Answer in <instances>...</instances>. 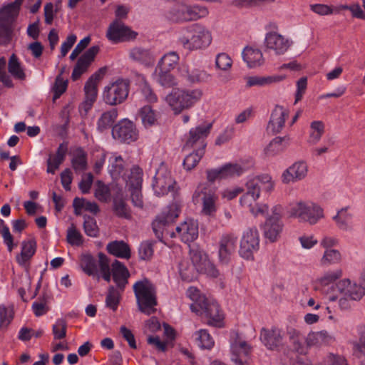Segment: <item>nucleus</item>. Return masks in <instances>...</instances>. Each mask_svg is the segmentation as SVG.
<instances>
[{
	"instance_id": "f257e3e1",
	"label": "nucleus",
	"mask_w": 365,
	"mask_h": 365,
	"mask_svg": "<svg viewBox=\"0 0 365 365\" xmlns=\"http://www.w3.org/2000/svg\"><path fill=\"white\" fill-rule=\"evenodd\" d=\"M180 213V207L176 203H172L165 207L156 217L152 223L153 232L156 237L162 241L165 234L171 237H178L184 243L195 241L198 237V223L193 219H186L175 228V232H170L167 227L173 223Z\"/></svg>"
},
{
	"instance_id": "f03ea898",
	"label": "nucleus",
	"mask_w": 365,
	"mask_h": 365,
	"mask_svg": "<svg viewBox=\"0 0 365 365\" xmlns=\"http://www.w3.org/2000/svg\"><path fill=\"white\" fill-rule=\"evenodd\" d=\"M203 96L199 88H178L173 90L165 97V101L176 115L188 110L198 103Z\"/></svg>"
},
{
	"instance_id": "7ed1b4c3",
	"label": "nucleus",
	"mask_w": 365,
	"mask_h": 365,
	"mask_svg": "<svg viewBox=\"0 0 365 365\" xmlns=\"http://www.w3.org/2000/svg\"><path fill=\"white\" fill-rule=\"evenodd\" d=\"M212 41L211 31L199 24L187 27L185 33L178 38V43L183 48L188 51L205 49L211 44Z\"/></svg>"
},
{
	"instance_id": "20e7f679",
	"label": "nucleus",
	"mask_w": 365,
	"mask_h": 365,
	"mask_svg": "<svg viewBox=\"0 0 365 365\" xmlns=\"http://www.w3.org/2000/svg\"><path fill=\"white\" fill-rule=\"evenodd\" d=\"M98 258L99 274L102 278L109 282L112 277L118 288L121 292H123L130 277L127 267L122 262L115 259L112 263L110 268L108 257L102 252L98 253Z\"/></svg>"
},
{
	"instance_id": "39448f33",
	"label": "nucleus",
	"mask_w": 365,
	"mask_h": 365,
	"mask_svg": "<svg viewBox=\"0 0 365 365\" xmlns=\"http://www.w3.org/2000/svg\"><path fill=\"white\" fill-rule=\"evenodd\" d=\"M138 310L150 315L156 312L157 291L155 285L148 279L137 281L133 287Z\"/></svg>"
},
{
	"instance_id": "423d86ee",
	"label": "nucleus",
	"mask_w": 365,
	"mask_h": 365,
	"mask_svg": "<svg viewBox=\"0 0 365 365\" xmlns=\"http://www.w3.org/2000/svg\"><path fill=\"white\" fill-rule=\"evenodd\" d=\"M289 216L297 218L300 222L316 225L324 217V210L318 204L312 201L299 200L289 205Z\"/></svg>"
},
{
	"instance_id": "0eeeda50",
	"label": "nucleus",
	"mask_w": 365,
	"mask_h": 365,
	"mask_svg": "<svg viewBox=\"0 0 365 365\" xmlns=\"http://www.w3.org/2000/svg\"><path fill=\"white\" fill-rule=\"evenodd\" d=\"M336 292L342 295L339 297V306L341 309L350 307L349 301H359L365 295V288L349 279H343L336 282Z\"/></svg>"
},
{
	"instance_id": "6e6552de",
	"label": "nucleus",
	"mask_w": 365,
	"mask_h": 365,
	"mask_svg": "<svg viewBox=\"0 0 365 365\" xmlns=\"http://www.w3.org/2000/svg\"><path fill=\"white\" fill-rule=\"evenodd\" d=\"M21 4L22 0H15L0 9V45L9 41L12 24L19 14Z\"/></svg>"
},
{
	"instance_id": "1a4fd4ad",
	"label": "nucleus",
	"mask_w": 365,
	"mask_h": 365,
	"mask_svg": "<svg viewBox=\"0 0 365 365\" xmlns=\"http://www.w3.org/2000/svg\"><path fill=\"white\" fill-rule=\"evenodd\" d=\"M130 91V81L118 78L106 86L103 92V101L109 106H117L127 99Z\"/></svg>"
},
{
	"instance_id": "9d476101",
	"label": "nucleus",
	"mask_w": 365,
	"mask_h": 365,
	"mask_svg": "<svg viewBox=\"0 0 365 365\" xmlns=\"http://www.w3.org/2000/svg\"><path fill=\"white\" fill-rule=\"evenodd\" d=\"M343 275L341 269L328 270L324 272L315 281L314 289L322 294L327 295L329 302H336L339 296L335 293L336 291V281Z\"/></svg>"
},
{
	"instance_id": "9b49d317",
	"label": "nucleus",
	"mask_w": 365,
	"mask_h": 365,
	"mask_svg": "<svg viewBox=\"0 0 365 365\" xmlns=\"http://www.w3.org/2000/svg\"><path fill=\"white\" fill-rule=\"evenodd\" d=\"M259 248V235L256 227L246 230L240 242L239 255L246 260H254V255Z\"/></svg>"
},
{
	"instance_id": "f8f14e48",
	"label": "nucleus",
	"mask_w": 365,
	"mask_h": 365,
	"mask_svg": "<svg viewBox=\"0 0 365 365\" xmlns=\"http://www.w3.org/2000/svg\"><path fill=\"white\" fill-rule=\"evenodd\" d=\"M175 184L170 172L164 164H161L156 171L152 184L155 195L161 196L173 191Z\"/></svg>"
},
{
	"instance_id": "ddd939ff",
	"label": "nucleus",
	"mask_w": 365,
	"mask_h": 365,
	"mask_svg": "<svg viewBox=\"0 0 365 365\" xmlns=\"http://www.w3.org/2000/svg\"><path fill=\"white\" fill-rule=\"evenodd\" d=\"M212 128V124L200 125L190 130L185 140L184 148L202 149L205 150L207 143L206 138L208 136Z\"/></svg>"
},
{
	"instance_id": "4468645a",
	"label": "nucleus",
	"mask_w": 365,
	"mask_h": 365,
	"mask_svg": "<svg viewBox=\"0 0 365 365\" xmlns=\"http://www.w3.org/2000/svg\"><path fill=\"white\" fill-rule=\"evenodd\" d=\"M138 34L130 29L119 19L113 21L106 32L107 38L114 43L130 41L136 38Z\"/></svg>"
},
{
	"instance_id": "2eb2a0df",
	"label": "nucleus",
	"mask_w": 365,
	"mask_h": 365,
	"mask_svg": "<svg viewBox=\"0 0 365 365\" xmlns=\"http://www.w3.org/2000/svg\"><path fill=\"white\" fill-rule=\"evenodd\" d=\"M112 135L122 143H130L138 139V132L132 121L124 119L113 127Z\"/></svg>"
},
{
	"instance_id": "dca6fc26",
	"label": "nucleus",
	"mask_w": 365,
	"mask_h": 365,
	"mask_svg": "<svg viewBox=\"0 0 365 365\" xmlns=\"http://www.w3.org/2000/svg\"><path fill=\"white\" fill-rule=\"evenodd\" d=\"M142 175V169L138 166H133L130 170V175L128 181L132 202L134 206L140 208L143 206L141 193Z\"/></svg>"
},
{
	"instance_id": "f3484780",
	"label": "nucleus",
	"mask_w": 365,
	"mask_h": 365,
	"mask_svg": "<svg viewBox=\"0 0 365 365\" xmlns=\"http://www.w3.org/2000/svg\"><path fill=\"white\" fill-rule=\"evenodd\" d=\"M259 197L255 192L246 189V192L240 198V204L255 217L264 216L268 212L269 207L265 203H259L257 200Z\"/></svg>"
},
{
	"instance_id": "a211bd4d",
	"label": "nucleus",
	"mask_w": 365,
	"mask_h": 365,
	"mask_svg": "<svg viewBox=\"0 0 365 365\" xmlns=\"http://www.w3.org/2000/svg\"><path fill=\"white\" fill-rule=\"evenodd\" d=\"M246 189L251 190L260 197L261 193L269 195L275 187V182L271 175L262 174L250 179L245 184Z\"/></svg>"
},
{
	"instance_id": "6ab92c4d",
	"label": "nucleus",
	"mask_w": 365,
	"mask_h": 365,
	"mask_svg": "<svg viewBox=\"0 0 365 365\" xmlns=\"http://www.w3.org/2000/svg\"><path fill=\"white\" fill-rule=\"evenodd\" d=\"M178 71L180 77L190 84L205 83L211 79V75L201 68H190L186 64H182Z\"/></svg>"
},
{
	"instance_id": "aec40b11",
	"label": "nucleus",
	"mask_w": 365,
	"mask_h": 365,
	"mask_svg": "<svg viewBox=\"0 0 365 365\" xmlns=\"http://www.w3.org/2000/svg\"><path fill=\"white\" fill-rule=\"evenodd\" d=\"M264 44L267 50L280 56L288 51L292 44V41L277 32L271 31L266 34Z\"/></svg>"
},
{
	"instance_id": "412c9836",
	"label": "nucleus",
	"mask_w": 365,
	"mask_h": 365,
	"mask_svg": "<svg viewBox=\"0 0 365 365\" xmlns=\"http://www.w3.org/2000/svg\"><path fill=\"white\" fill-rule=\"evenodd\" d=\"M237 235L232 233L223 234L219 241L218 257L222 264H228L234 254L237 242Z\"/></svg>"
},
{
	"instance_id": "4be33fe9",
	"label": "nucleus",
	"mask_w": 365,
	"mask_h": 365,
	"mask_svg": "<svg viewBox=\"0 0 365 365\" xmlns=\"http://www.w3.org/2000/svg\"><path fill=\"white\" fill-rule=\"evenodd\" d=\"M200 309L195 313L207 318L208 324L217 327L222 326L223 314L217 302L208 300Z\"/></svg>"
},
{
	"instance_id": "5701e85b",
	"label": "nucleus",
	"mask_w": 365,
	"mask_h": 365,
	"mask_svg": "<svg viewBox=\"0 0 365 365\" xmlns=\"http://www.w3.org/2000/svg\"><path fill=\"white\" fill-rule=\"evenodd\" d=\"M307 172L308 167L305 162H296L282 173V182L284 184H289L302 180L306 178Z\"/></svg>"
},
{
	"instance_id": "b1692460",
	"label": "nucleus",
	"mask_w": 365,
	"mask_h": 365,
	"mask_svg": "<svg viewBox=\"0 0 365 365\" xmlns=\"http://www.w3.org/2000/svg\"><path fill=\"white\" fill-rule=\"evenodd\" d=\"M99 50L98 46H91L78 58L71 75L73 81L78 79L83 73L87 71Z\"/></svg>"
},
{
	"instance_id": "393cba45",
	"label": "nucleus",
	"mask_w": 365,
	"mask_h": 365,
	"mask_svg": "<svg viewBox=\"0 0 365 365\" xmlns=\"http://www.w3.org/2000/svg\"><path fill=\"white\" fill-rule=\"evenodd\" d=\"M99 76V74L97 73L92 75L85 84L84 91L86 97L80 107V109L84 110L85 113H87L88 111L91 109L94 102L96 101Z\"/></svg>"
},
{
	"instance_id": "a878e982",
	"label": "nucleus",
	"mask_w": 365,
	"mask_h": 365,
	"mask_svg": "<svg viewBox=\"0 0 365 365\" xmlns=\"http://www.w3.org/2000/svg\"><path fill=\"white\" fill-rule=\"evenodd\" d=\"M289 116V110L280 106H276L272 111L270 119L267 126V130L272 134L282 131L285 121Z\"/></svg>"
},
{
	"instance_id": "bb28decb",
	"label": "nucleus",
	"mask_w": 365,
	"mask_h": 365,
	"mask_svg": "<svg viewBox=\"0 0 365 365\" xmlns=\"http://www.w3.org/2000/svg\"><path fill=\"white\" fill-rule=\"evenodd\" d=\"M260 340L268 349L277 350L282 345V331L276 327L270 329L262 328L260 331Z\"/></svg>"
},
{
	"instance_id": "cd10ccee",
	"label": "nucleus",
	"mask_w": 365,
	"mask_h": 365,
	"mask_svg": "<svg viewBox=\"0 0 365 365\" xmlns=\"http://www.w3.org/2000/svg\"><path fill=\"white\" fill-rule=\"evenodd\" d=\"M36 252V242L34 240H24L21 242V252L16 256L18 264L29 270L31 260Z\"/></svg>"
},
{
	"instance_id": "c85d7f7f",
	"label": "nucleus",
	"mask_w": 365,
	"mask_h": 365,
	"mask_svg": "<svg viewBox=\"0 0 365 365\" xmlns=\"http://www.w3.org/2000/svg\"><path fill=\"white\" fill-rule=\"evenodd\" d=\"M250 351L251 347L247 341L237 337L231 344L232 360L237 365H244Z\"/></svg>"
},
{
	"instance_id": "c756f323",
	"label": "nucleus",
	"mask_w": 365,
	"mask_h": 365,
	"mask_svg": "<svg viewBox=\"0 0 365 365\" xmlns=\"http://www.w3.org/2000/svg\"><path fill=\"white\" fill-rule=\"evenodd\" d=\"M68 152V144L66 143H61L55 153H49L46 161V172L51 174H55L59 169L60 165L63 163Z\"/></svg>"
},
{
	"instance_id": "7c9ffc66",
	"label": "nucleus",
	"mask_w": 365,
	"mask_h": 365,
	"mask_svg": "<svg viewBox=\"0 0 365 365\" xmlns=\"http://www.w3.org/2000/svg\"><path fill=\"white\" fill-rule=\"evenodd\" d=\"M353 217L351 207L346 206L339 209L332 220L339 230L348 232L353 230Z\"/></svg>"
},
{
	"instance_id": "2f4dec72",
	"label": "nucleus",
	"mask_w": 365,
	"mask_h": 365,
	"mask_svg": "<svg viewBox=\"0 0 365 365\" xmlns=\"http://www.w3.org/2000/svg\"><path fill=\"white\" fill-rule=\"evenodd\" d=\"M284 224L282 220L267 218L264 226V235L270 242L278 240L283 230Z\"/></svg>"
},
{
	"instance_id": "473e14b6",
	"label": "nucleus",
	"mask_w": 365,
	"mask_h": 365,
	"mask_svg": "<svg viewBox=\"0 0 365 365\" xmlns=\"http://www.w3.org/2000/svg\"><path fill=\"white\" fill-rule=\"evenodd\" d=\"M334 341V337L326 330L311 332L306 339L307 344L309 346L329 345Z\"/></svg>"
},
{
	"instance_id": "72a5a7b5",
	"label": "nucleus",
	"mask_w": 365,
	"mask_h": 365,
	"mask_svg": "<svg viewBox=\"0 0 365 365\" xmlns=\"http://www.w3.org/2000/svg\"><path fill=\"white\" fill-rule=\"evenodd\" d=\"M129 58L145 66L153 63L155 57L149 50L142 47H134L129 51Z\"/></svg>"
},
{
	"instance_id": "f704fd0d",
	"label": "nucleus",
	"mask_w": 365,
	"mask_h": 365,
	"mask_svg": "<svg viewBox=\"0 0 365 365\" xmlns=\"http://www.w3.org/2000/svg\"><path fill=\"white\" fill-rule=\"evenodd\" d=\"M289 144V138L276 137L264 148L266 156L273 157L284 152Z\"/></svg>"
},
{
	"instance_id": "c9c22d12",
	"label": "nucleus",
	"mask_w": 365,
	"mask_h": 365,
	"mask_svg": "<svg viewBox=\"0 0 365 365\" xmlns=\"http://www.w3.org/2000/svg\"><path fill=\"white\" fill-rule=\"evenodd\" d=\"M106 250L109 254L121 259H128L131 255L130 247L123 240L109 242L106 246Z\"/></svg>"
},
{
	"instance_id": "e433bc0d",
	"label": "nucleus",
	"mask_w": 365,
	"mask_h": 365,
	"mask_svg": "<svg viewBox=\"0 0 365 365\" xmlns=\"http://www.w3.org/2000/svg\"><path fill=\"white\" fill-rule=\"evenodd\" d=\"M190 258H191V260H192V266H189L187 268H183L184 267V262H181L180 264H179V269H180V275L182 277V278L184 279V280H190L191 279V277L190 276V273L191 272L193 271L194 269V267L197 269H202L203 268L201 267V262L202 261V255L200 253V252L197 251V250H192L190 252Z\"/></svg>"
},
{
	"instance_id": "4c0bfd02",
	"label": "nucleus",
	"mask_w": 365,
	"mask_h": 365,
	"mask_svg": "<svg viewBox=\"0 0 365 365\" xmlns=\"http://www.w3.org/2000/svg\"><path fill=\"white\" fill-rule=\"evenodd\" d=\"M217 196L213 192H202V212L208 216H214L217 212Z\"/></svg>"
},
{
	"instance_id": "58836bf2",
	"label": "nucleus",
	"mask_w": 365,
	"mask_h": 365,
	"mask_svg": "<svg viewBox=\"0 0 365 365\" xmlns=\"http://www.w3.org/2000/svg\"><path fill=\"white\" fill-rule=\"evenodd\" d=\"M242 57L250 68L260 66L263 62L261 51L252 47H246L242 51Z\"/></svg>"
},
{
	"instance_id": "ea45409f",
	"label": "nucleus",
	"mask_w": 365,
	"mask_h": 365,
	"mask_svg": "<svg viewBox=\"0 0 365 365\" xmlns=\"http://www.w3.org/2000/svg\"><path fill=\"white\" fill-rule=\"evenodd\" d=\"M118 117V110L116 108H112L103 112L97 121V129L100 132H103L111 128Z\"/></svg>"
},
{
	"instance_id": "a19ab883",
	"label": "nucleus",
	"mask_w": 365,
	"mask_h": 365,
	"mask_svg": "<svg viewBox=\"0 0 365 365\" xmlns=\"http://www.w3.org/2000/svg\"><path fill=\"white\" fill-rule=\"evenodd\" d=\"M80 266L88 276L97 275L99 272L98 262L89 254L83 255L81 257Z\"/></svg>"
},
{
	"instance_id": "79ce46f5",
	"label": "nucleus",
	"mask_w": 365,
	"mask_h": 365,
	"mask_svg": "<svg viewBox=\"0 0 365 365\" xmlns=\"http://www.w3.org/2000/svg\"><path fill=\"white\" fill-rule=\"evenodd\" d=\"M187 296L192 301L190 304V309L192 312L200 310V308L205 304L208 299L200 294V290L194 287H190L187 290Z\"/></svg>"
},
{
	"instance_id": "37998d69",
	"label": "nucleus",
	"mask_w": 365,
	"mask_h": 365,
	"mask_svg": "<svg viewBox=\"0 0 365 365\" xmlns=\"http://www.w3.org/2000/svg\"><path fill=\"white\" fill-rule=\"evenodd\" d=\"M284 79L282 76H248L245 78L246 86L247 87L252 86H264L271 84L274 82H279Z\"/></svg>"
},
{
	"instance_id": "c03bdc74",
	"label": "nucleus",
	"mask_w": 365,
	"mask_h": 365,
	"mask_svg": "<svg viewBox=\"0 0 365 365\" xmlns=\"http://www.w3.org/2000/svg\"><path fill=\"white\" fill-rule=\"evenodd\" d=\"M154 77L162 86L170 88L178 85L176 78L170 73V71H164L156 67Z\"/></svg>"
},
{
	"instance_id": "a18cd8bd",
	"label": "nucleus",
	"mask_w": 365,
	"mask_h": 365,
	"mask_svg": "<svg viewBox=\"0 0 365 365\" xmlns=\"http://www.w3.org/2000/svg\"><path fill=\"white\" fill-rule=\"evenodd\" d=\"M73 206L76 215H81L83 210L93 214L99 211V207L96 202L88 201L84 198L76 197L73 200Z\"/></svg>"
},
{
	"instance_id": "49530a36",
	"label": "nucleus",
	"mask_w": 365,
	"mask_h": 365,
	"mask_svg": "<svg viewBox=\"0 0 365 365\" xmlns=\"http://www.w3.org/2000/svg\"><path fill=\"white\" fill-rule=\"evenodd\" d=\"M125 163L123 158L117 153H113L109 158L108 171L112 178H117L123 174Z\"/></svg>"
},
{
	"instance_id": "de8ad7c7",
	"label": "nucleus",
	"mask_w": 365,
	"mask_h": 365,
	"mask_svg": "<svg viewBox=\"0 0 365 365\" xmlns=\"http://www.w3.org/2000/svg\"><path fill=\"white\" fill-rule=\"evenodd\" d=\"M179 55L175 51L165 53L160 60L157 67L164 71H173L179 63Z\"/></svg>"
},
{
	"instance_id": "09e8293b",
	"label": "nucleus",
	"mask_w": 365,
	"mask_h": 365,
	"mask_svg": "<svg viewBox=\"0 0 365 365\" xmlns=\"http://www.w3.org/2000/svg\"><path fill=\"white\" fill-rule=\"evenodd\" d=\"M8 70L9 73L16 79L24 81L26 78V74L17 56L12 54L9 60Z\"/></svg>"
},
{
	"instance_id": "8fccbe9b",
	"label": "nucleus",
	"mask_w": 365,
	"mask_h": 365,
	"mask_svg": "<svg viewBox=\"0 0 365 365\" xmlns=\"http://www.w3.org/2000/svg\"><path fill=\"white\" fill-rule=\"evenodd\" d=\"M224 179L239 177L242 175L246 169L240 163H226L220 167Z\"/></svg>"
},
{
	"instance_id": "3c124183",
	"label": "nucleus",
	"mask_w": 365,
	"mask_h": 365,
	"mask_svg": "<svg viewBox=\"0 0 365 365\" xmlns=\"http://www.w3.org/2000/svg\"><path fill=\"white\" fill-rule=\"evenodd\" d=\"M324 133V124L322 121L315 120L311 123L308 143L317 144Z\"/></svg>"
},
{
	"instance_id": "603ef678",
	"label": "nucleus",
	"mask_w": 365,
	"mask_h": 365,
	"mask_svg": "<svg viewBox=\"0 0 365 365\" xmlns=\"http://www.w3.org/2000/svg\"><path fill=\"white\" fill-rule=\"evenodd\" d=\"M71 164L76 172L83 171L87 168V155L82 148H78L74 151Z\"/></svg>"
},
{
	"instance_id": "864d4df0",
	"label": "nucleus",
	"mask_w": 365,
	"mask_h": 365,
	"mask_svg": "<svg viewBox=\"0 0 365 365\" xmlns=\"http://www.w3.org/2000/svg\"><path fill=\"white\" fill-rule=\"evenodd\" d=\"M341 261V255L339 250L327 249L321 258L320 263L322 266L336 264Z\"/></svg>"
},
{
	"instance_id": "5fc2aeb1",
	"label": "nucleus",
	"mask_w": 365,
	"mask_h": 365,
	"mask_svg": "<svg viewBox=\"0 0 365 365\" xmlns=\"http://www.w3.org/2000/svg\"><path fill=\"white\" fill-rule=\"evenodd\" d=\"M197 345L202 349H211L214 346V340L206 329H200L195 332Z\"/></svg>"
},
{
	"instance_id": "6e6d98bb",
	"label": "nucleus",
	"mask_w": 365,
	"mask_h": 365,
	"mask_svg": "<svg viewBox=\"0 0 365 365\" xmlns=\"http://www.w3.org/2000/svg\"><path fill=\"white\" fill-rule=\"evenodd\" d=\"M205 151L202 148L195 149L193 153L187 155L183 160L184 168L187 170H191L194 168L205 155Z\"/></svg>"
},
{
	"instance_id": "4d7b16f0",
	"label": "nucleus",
	"mask_w": 365,
	"mask_h": 365,
	"mask_svg": "<svg viewBox=\"0 0 365 365\" xmlns=\"http://www.w3.org/2000/svg\"><path fill=\"white\" fill-rule=\"evenodd\" d=\"M120 300V292L114 287L108 288L106 298V305L113 312L116 311Z\"/></svg>"
},
{
	"instance_id": "13d9d810",
	"label": "nucleus",
	"mask_w": 365,
	"mask_h": 365,
	"mask_svg": "<svg viewBox=\"0 0 365 365\" xmlns=\"http://www.w3.org/2000/svg\"><path fill=\"white\" fill-rule=\"evenodd\" d=\"M0 234L3 238L4 243L7 247V250L11 252L17 245L14 242V237L11 234L9 227L1 219H0Z\"/></svg>"
},
{
	"instance_id": "bf43d9fd",
	"label": "nucleus",
	"mask_w": 365,
	"mask_h": 365,
	"mask_svg": "<svg viewBox=\"0 0 365 365\" xmlns=\"http://www.w3.org/2000/svg\"><path fill=\"white\" fill-rule=\"evenodd\" d=\"M186 4H176L169 11V18L173 21H186Z\"/></svg>"
},
{
	"instance_id": "052dcab7",
	"label": "nucleus",
	"mask_w": 365,
	"mask_h": 365,
	"mask_svg": "<svg viewBox=\"0 0 365 365\" xmlns=\"http://www.w3.org/2000/svg\"><path fill=\"white\" fill-rule=\"evenodd\" d=\"M140 116L141 118L143 124L145 127L153 125L156 120V113L150 106H145L140 110Z\"/></svg>"
},
{
	"instance_id": "680f3d73",
	"label": "nucleus",
	"mask_w": 365,
	"mask_h": 365,
	"mask_svg": "<svg viewBox=\"0 0 365 365\" xmlns=\"http://www.w3.org/2000/svg\"><path fill=\"white\" fill-rule=\"evenodd\" d=\"M67 333V322L64 319H56L52 325V334L54 340H61L66 338Z\"/></svg>"
},
{
	"instance_id": "e2e57ef3",
	"label": "nucleus",
	"mask_w": 365,
	"mask_h": 365,
	"mask_svg": "<svg viewBox=\"0 0 365 365\" xmlns=\"http://www.w3.org/2000/svg\"><path fill=\"white\" fill-rule=\"evenodd\" d=\"M63 71L56 76L55 83L52 88L53 92V100L56 101L66 91L68 86V81L64 80L62 77Z\"/></svg>"
},
{
	"instance_id": "0e129e2a",
	"label": "nucleus",
	"mask_w": 365,
	"mask_h": 365,
	"mask_svg": "<svg viewBox=\"0 0 365 365\" xmlns=\"http://www.w3.org/2000/svg\"><path fill=\"white\" fill-rule=\"evenodd\" d=\"M83 219V229L85 233L89 237H96L98 235L99 230L96 220L93 217L87 215H85Z\"/></svg>"
},
{
	"instance_id": "69168bd1",
	"label": "nucleus",
	"mask_w": 365,
	"mask_h": 365,
	"mask_svg": "<svg viewBox=\"0 0 365 365\" xmlns=\"http://www.w3.org/2000/svg\"><path fill=\"white\" fill-rule=\"evenodd\" d=\"M66 239L71 245L79 246L83 243V237L73 224L67 230Z\"/></svg>"
},
{
	"instance_id": "338daca9",
	"label": "nucleus",
	"mask_w": 365,
	"mask_h": 365,
	"mask_svg": "<svg viewBox=\"0 0 365 365\" xmlns=\"http://www.w3.org/2000/svg\"><path fill=\"white\" fill-rule=\"evenodd\" d=\"M113 210L115 215L120 217L128 219L130 217V210L124 200L115 199L113 200Z\"/></svg>"
},
{
	"instance_id": "774afa93",
	"label": "nucleus",
	"mask_w": 365,
	"mask_h": 365,
	"mask_svg": "<svg viewBox=\"0 0 365 365\" xmlns=\"http://www.w3.org/2000/svg\"><path fill=\"white\" fill-rule=\"evenodd\" d=\"M96 197L101 202H107L110 200V192L108 186L101 181L96 182V188L95 190Z\"/></svg>"
}]
</instances>
